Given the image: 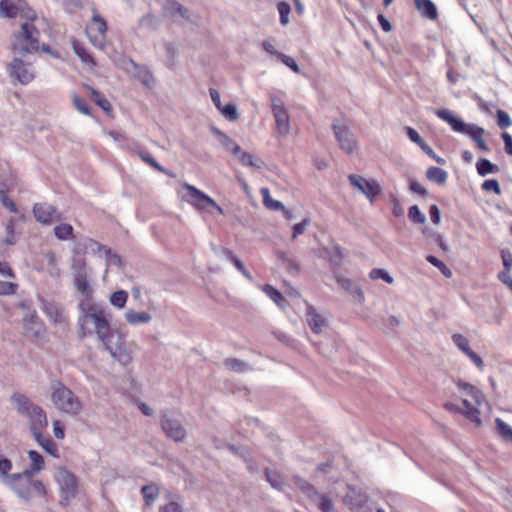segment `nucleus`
I'll return each instance as SVG.
<instances>
[{
    "label": "nucleus",
    "instance_id": "34",
    "mask_svg": "<svg viewBox=\"0 0 512 512\" xmlns=\"http://www.w3.org/2000/svg\"><path fill=\"white\" fill-rule=\"evenodd\" d=\"M141 492L147 506H152L159 496V489L154 484L143 486Z\"/></svg>",
    "mask_w": 512,
    "mask_h": 512
},
{
    "label": "nucleus",
    "instance_id": "51",
    "mask_svg": "<svg viewBox=\"0 0 512 512\" xmlns=\"http://www.w3.org/2000/svg\"><path fill=\"white\" fill-rule=\"evenodd\" d=\"M408 217L412 222L418 224H424L426 221V216L420 211L417 205H413L409 208Z\"/></svg>",
    "mask_w": 512,
    "mask_h": 512
},
{
    "label": "nucleus",
    "instance_id": "32",
    "mask_svg": "<svg viewBox=\"0 0 512 512\" xmlns=\"http://www.w3.org/2000/svg\"><path fill=\"white\" fill-rule=\"evenodd\" d=\"M212 132L214 135L217 136L218 141L222 146H224L227 150L231 151L233 154L234 152H240V146L236 144L229 136H227L225 133L221 132L217 128H213Z\"/></svg>",
    "mask_w": 512,
    "mask_h": 512
},
{
    "label": "nucleus",
    "instance_id": "42",
    "mask_svg": "<svg viewBox=\"0 0 512 512\" xmlns=\"http://www.w3.org/2000/svg\"><path fill=\"white\" fill-rule=\"evenodd\" d=\"M128 300V293L125 290H118L110 295L109 301L112 306L122 309Z\"/></svg>",
    "mask_w": 512,
    "mask_h": 512
},
{
    "label": "nucleus",
    "instance_id": "62",
    "mask_svg": "<svg viewBox=\"0 0 512 512\" xmlns=\"http://www.w3.org/2000/svg\"><path fill=\"white\" fill-rule=\"evenodd\" d=\"M279 59L282 61L283 64H285L287 67H289L294 72H296V73L300 72L299 66L297 65V63L295 62V60L292 57L287 56L282 53V54H279Z\"/></svg>",
    "mask_w": 512,
    "mask_h": 512
},
{
    "label": "nucleus",
    "instance_id": "20",
    "mask_svg": "<svg viewBox=\"0 0 512 512\" xmlns=\"http://www.w3.org/2000/svg\"><path fill=\"white\" fill-rule=\"evenodd\" d=\"M336 282L338 286L348 292L357 302L364 303L365 295L362 288L355 282L343 276H337Z\"/></svg>",
    "mask_w": 512,
    "mask_h": 512
},
{
    "label": "nucleus",
    "instance_id": "47",
    "mask_svg": "<svg viewBox=\"0 0 512 512\" xmlns=\"http://www.w3.org/2000/svg\"><path fill=\"white\" fill-rule=\"evenodd\" d=\"M426 260L431 265L438 268L445 277L450 278L452 276V271L446 266V264L444 262L439 260L437 257H435L433 255H428L426 257Z\"/></svg>",
    "mask_w": 512,
    "mask_h": 512
},
{
    "label": "nucleus",
    "instance_id": "26",
    "mask_svg": "<svg viewBox=\"0 0 512 512\" xmlns=\"http://www.w3.org/2000/svg\"><path fill=\"white\" fill-rule=\"evenodd\" d=\"M28 457H29L31 463H30V467L25 469V471H28L35 475L44 469L45 462H44V459L41 454H39L35 450H29Z\"/></svg>",
    "mask_w": 512,
    "mask_h": 512
},
{
    "label": "nucleus",
    "instance_id": "46",
    "mask_svg": "<svg viewBox=\"0 0 512 512\" xmlns=\"http://www.w3.org/2000/svg\"><path fill=\"white\" fill-rule=\"evenodd\" d=\"M369 277L372 280L382 279L388 284H392L394 282L393 277L384 269L374 268L370 271Z\"/></svg>",
    "mask_w": 512,
    "mask_h": 512
},
{
    "label": "nucleus",
    "instance_id": "61",
    "mask_svg": "<svg viewBox=\"0 0 512 512\" xmlns=\"http://www.w3.org/2000/svg\"><path fill=\"white\" fill-rule=\"evenodd\" d=\"M497 123L501 128H507L511 125V119L507 112L503 110L497 111Z\"/></svg>",
    "mask_w": 512,
    "mask_h": 512
},
{
    "label": "nucleus",
    "instance_id": "11",
    "mask_svg": "<svg viewBox=\"0 0 512 512\" xmlns=\"http://www.w3.org/2000/svg\"><path fill=\"white\" fill-rule=\"evenodd\" d=\"M102 343L110 355L121 365H128L132 361V354L126 348L124 340L118 331L110 334Z\"/></svg>",
    "mask_w": 512,
    "mask_h": 512
},
{
    "label": "nucleus",
    "instance_id": "24",
    "mask_svg": "<svg viewBox=\"0 0 512 512\" xmlns=\"http://www.w3.org/2000/svg\"><path fill=\"white\" fill-rule=\"evenodd\" d=\"M415 6L422 17L435 20L438 17L437 8L431 0H414Z\"/></svg>",
    "mask_w": 512,
    "mask_h": 512
},
{
    "label": "nucleus",
    "instance_id": "17",
    "mask_svg": "<svg viewBox=\"0 0 512 512\" xmlns=\"http://www.w3.org/2000/svg\"><path fill=\"white\" fill-rule=\"evenodd\" d=\"M33 213L37 221L45 225H49L60 219V214L56 209L47 203L35 204L33 207Z\"/></svg>",
    "mask_w": 512,
    "mask_h": 512
},
{
    "label": "nucleus",
    "instance_id": "22",
    "mask_svg": "<svg viewBox=\"0 0 512 512\" xmlns=\"http://www.w3.org/2000/svg\"><path fill=\"white\" fill-rule=\"evenodd\" d=\"M124 318L128 324L131 326H138L142 324L150 323L153 319L152 315L146 311H136L133 309H128Z\"/></svg>",
    "mask_w": 512,
    "mask_h": 512
},
{
    "label": "nucleus",
    "instance_id": "60",
    "mask_svg": "<svg viewBox=\"0 0 512 512\" xmlns=\"http://www.w3.org/2000/svg\"><path fill=\"white\" fill-rule=\"evenodd\" d=\"M310 225L309 219H304L301 222L293 226L292 238L296 239L299 235H302L307 227Z\"/></svg>",
    "mask_w": 512,
    "mask_h": 512
},
{
    "label": "nucleus",
    "instance_id": "38",
    "mask_svg": "<svg viewBox=\"0 0 512 512\" xmlns=\"http://www.w3.org/2000/svg\"><path fill=\"white\" fill-rule=\"evenodd\" d=\"M105 262H106V271L108 270V268L110 267H118L120 268L122 266V259L121 257L114 253L109 247H107L104 252H103V255L102 257Z\"/></svg>",
    "mask_w": 512,
    "mask_h": 512
},
{
    "label": "nucleus",
    "instance_id": "27",
    "mask_svg": "<svg viewBox=\"0 0 512 512\" xmlns=\"http://www.w3.org/2000/svg\"><path fill=\"white\" fill-rule=\"evenodd\" d=\"M42 310L54 323L64 321L62 310L54 303L43 300Z\"/></svg>",
    "mask_w": 512,
    "mask_h": 512
},
{
    "label": "nucleus",
    "instance_id": "15",
    "mask_svg": "<svg viewBox=\"0 0 512 512\" xmlns=\"http://www.w3.org/2000/svg\"><path fill=\"white\" fill-rule=\"evenodd\" d=\"M348 179L351 186L363 194L370 203H373L375 198L382 191L380 184L375 180L369 181L364 177L356 174H350Z\"/></svg>",
    "mask_w": 512,
    "mask_h": 512
},
{
    "label": "nucleus",
    "instance_id": "58",
    "mask_svg": "<svg viewBox=\"0 0 512 512\" xmlns=\"http://www.w3.org/2000/svg\"><path fill=\"white\" fill-rule=\"evenodd\" d=\"M0 202L12 213H17L18 209L12 199H10L4 190H0Z\"/></svg>",
    "mask_w": 512,
    "mask_h": 512
},
{
    "label": "nucleus",
    "instance_id": "21",
    "mask_svg": "<svg viewBox=\"0 0 512 512\" xmlns=\"http://www.w3.org/2000/svg\"><path fill=\"white\" fill-rule=\"evenodd\" d=\"M128 65L133 68V71L131 72L134 77L137 78L144 86L152 88L155 85L154 77L148 68L138 65L131 59L128 60Z\"/></svg>",
    "mask_w": 512,
    "mask_h": 512
},
{
    "label": "nucleus",
    "instance_id": "52",
    "mask_svg": "<svg viewBox=\"0 0 512 512\" xmlns=\"http://www.w3.org/2000/svg\"><path fill=\"white\" fill-rule=\"evenodd\" d=\"M267 481L271 484V486L277 490H282L284 486V482L282 477L273 471L266 470Z\"/></svg>",
    "mask_w": 512,
    "mask_h": 512
},
{
    "label": "nucleus",
    "instance_id": "4",
    "mask_svg": "<svg viewBox=\"0 0 512 512\" xmlns=\"http://www.w3.org/2000/svg\"><path fill=\"white\" fill-rule=\"evenodd\" d=\"M458 388L464 397L462 400L463 408H458L449 403L445 405L446 408L451 411H459L467 420L474 424L475 427H480L482 425V420L480 418L479 407L481 406L484 398L483 394L474 386L461 381L458 382Z\"/></svg>",
    "mask_w": 512,
    "mask_h": 512
},
{
    "label": "nucleus",
    "instance_id": "3",
    "mask_svg": "<svg viewBox=\"0 0 512 512\" xmlns=\"http://www.w3.org/2000/svg\"><path fill=\"white\" fill-rule=\"evenodd\" d=\"M435 114L441 120L449 124L454 132L469 137L473 142H475L478 149L484 152L490 151V148L484 138L486 134L484 128L473 123L464 122L461 118L456 117L449 109H438L435 111Z\"/></svg>",
    "mask_w": 512,
    "mask_h": 512
},
{
    "label": "nucleus",
    "instance_id": "63",
    "mask_svg": "<svg viewBox=\"0 0 512 512\" xmlns=\"http://www.w3.org/2000/svg\"><path fill=\"white\" fill-rule=\"evenodd\" d=\"M406 133L409 139L412 142L419 145L420 148H422V145L426 143L425 141H423V139L420 137L419 133L415 129L411 127H406Z\"/></svg>",
    "mask_w": 512,
    "mask_h": 512
},
{
    "label": "nucleus",
    "instance_id": "25",
    "mask_svg": "<svg viewBox=\"0 0 512 512\" xmlns=\"http://www.w3.org/2000/svg\"><path fill=\"white\" fill-rule=\"evenodd\" d=\"M164 14L183 19L189 18L188 10L177 1H168L164 6Z\"/></svg>",
    "mask_w": 512,
    "mask_h": 512
},
{
    "label": "nucleus",
    "instance_id": "64",
    "mask_svg": "<svg viewBox=\"0 0 512 512\" xmlns=\"http://www.w3.org/2000/svg\"><path fill=\"white\" fill-rule=\"evenodd\" d=\"M501 258L504 266V270L502 272H510L512 268V254L507 250H503L501 252Z\"/></svg>",
    "mask_w": 512,
    "mask_h": 512
},
{
    "label": "nucleus",
    "instance_id": "39",
    "mask_svg": "<svg viewBox=\"0 0 512 512\" xmlns=\"http://www.w3.org/2000/svg\"><path fill=\"white\" fill-rule=\"evenodd\" d=\"M498 435L505 441L512 442V427L500 418L495 419Z\"/></svg>",
    "mask_w": 512,
    "mask_h": 512
},
{
    "label": "nucleus",
    "instance_id": "23",
    "mask_svg": "<svg viewBox=\"0 0 512 512\" xmlns=\"http://www.w3.org/2000/svg\"><path fill=\"white\" fill-rule=\"evenodd\" d=\"M275 118V130L279 136L285 137L290 132V120L286 110L277 109L273 114Z\"/></svg>",
    "mask_w": 512,
    "mask_h": 512
},
{
    "label": "nucleus",
    "instance_id": "12",
    "mask_svg": "<svg viewBox=\"0 0 512 512\" xmlns=\"http://www.w3.org/2000/svg\"><path fill=\"white\" fill-rule=\"evenodd\" d=\"M294 483L317 505L321 512H332L333 502L329 496L319 493L310 483L298 476L294 477Z\"/></svg>",
    "mask_w": 512,
    "mask_h": 512
},
{
    "label": "nucleus",
    "instance_id": "29",
    "mask_svg": "<svg viewBox=\"0 0 512 512\" xmlns=\"http://www.w3.org/2000/svg\"><path fill=\"white\" fill-rule=\"evenodd\" d=\"M37 443L53 457H58V448L56 444L48 437H45L42 432L33 435Z\"/></svg>",
    "mask_w": 512,
    "mask_h": 512
},
{
    "label": "nucleus",
    "instance_id": "28",
    "mask_svg": "<svg viewBox=\"0 0 512 512\" xmlns=\"http://www.w3.org/2000/svg\"><path fill=\"white\" fill-rule=\"evenodd\" d=\"M74 285L84 297H90L92 295V288L88 282L87 274L77 273L76 276H74Z\"/></svg>",
    "mask_w": 512,
    "mask_h": 512
},
{
    "label": "nucleus",
    "instance_id": "33",
    "mask_svg": "<svg viewBox=\"0 0 512 512\" xmlns=\"http://www.w3.org/2000/svg\"><path fill=\"white\" fill-rule=\"evenodd\" d=\"M476 170L480 176L484 177L488 174L497 173L499 171V168L490 160L481 158L476 163Z\"/></svg>",
    "mask_w": 512,
    "mask_h": 512
},
{
    "label": "nucleus",
    "instance_id": "19",
    "mask_svg": "<svg viewBox=\"0 0 512 512\" xmlns=\"http://www.w3.org/2000/svg\"><path fill=\"white\" fill-rule=\"evenodd\" d=\"M345 501L353 512H368V497L364 493L352 489L347 493Z\"/></svg>",
    "mask_w": 512,
    "mask_h": 512
},
{
    "label": "nucleus",
    "instance_id": "40",
    "mask_svg": "<svg viewBox=\"0 0 512 512\" xmlns=\"http://www.w3.org/2000/svg\"><path fill=\"white\" fill-rule=\"evenodd\" d=\"M54 235L57 239L65 241L73 238V227L68 223H62L54 227Z\"/></svg>",
    "mask_w": 512,
    "mask_h": 512
},
{
    "label": "nucleus",
    "instance_id": "14",
    "mask_svg": "<svg viewBox=\"0 0 512 512\" xmlns=\"http://www.w3.org/2000/svg\"><path fill=\"white\" fill-rule=\"evenodd\" d=\"M106 31V21L95 11L91 22L86 27V34L94 47L104 49Z\"/></svg>",
    "mask_w": 512,
    "mask_h": 512
},
{
    "label": "nucleus",
    "instance_id": "1",
    "mask_svg": "<svg viewBox=\"0 0 512 512\" xmlns=\"http://www.w3.org/2000/svg\"><path fill=\"white\" fill-rule=\"evenodd\" d=\"M78 325L81 337L95 333L101 342L106 340L110 334L116 332L110 328V321L106 311L96 305L83 309V314L78 319Z\"/></svg>",
    "mask_w": 512,
    "mask_h": 512
},
{
    "label": "nucleus",
    "instance_id": "6",
    "mask_svg": "<svg viewBox=\"0 0 512 512\" xmlns=\"http://www.w3.org/2000/svg\"><path fill=\"white\" fill-rule=\"evenodd\" d=\"M39 36L40 32L33 23L26 22L22 24L21 30L14 35V40L12 42L14 52L18 54H27L41 50L43 52L50 53L53 57H58V54L51 52L47 45H40Z\"/></svg>",
    "mask_w": 512,
    "mask_h": 512
},
{
    "label": "nucleus",
    "instance_id": "8",
    "mask_svg": "<svg viewBox=\"0 0 512 512\" xmlns=\"http://www.w3.org/2000/svg\"><path fill=\"white\" fill-rule=\"evenodd\" d=\"M183 188L186 189L187 193L182 196V199L192 205L197 210H207L210 214H213V210H216L219 214H223V209L204 192L197 189L195 186L184 183Z\"/></svg>",
    "mask_w": 512,
    "mask_h": 512
},
{
    "label": "nucleus",
    "instance_id": "10",
    "mask_svg": "<svg viewBox=\"0 0 512 512\" xmlns=\"http://www.w3.org/2000/svg\"><path fill=\"white\" fill-rule=\"evenodd\" d=\"M161 428L164 434L175 442H183L187 437V431L182 422L174 412L164 411L160 419Z\"/></svg>",
    "mask_w": 512,
    "mask_h": 512
},
{
    "label": "nucleus",
    "instance_id": "43",
    "mask_svg": "<svg viewBox=\"0 0 512 512\" xmlns=\"http://www.w3.org/2000/svg\"><path fill=\"white\" fill-rule=\"evenodd\" d=\"M158 24V18L152 13H147L139 21L140 27L149 31L156 30Z\"/></svg>",
    "mask_w": 512,
    "mask_h": 512
},
{
    "label": "nucleus",
    "instance_id": "7",
    "mask_svg": "<svg viewBox=\"0 0 512 512\" xmlns=\"http://www.w3.org/2000/svg\"><path fill=\"white\" fill-rule=\"evenodd\" d=\"M11 401L16 410L29 419L30 431L33 435L47 428V415L40 406L34 404L25 395L19 393L13 394Z\"/></svg>",
    "mask_w": 512,
    "mask_h": 512
},
{
    "label": "nucleus",
    "instance_id": "44",
    "mask_svg": "<svg viewBox=\"0 0 512 512\" xmlns=\"http://www.w3.org/2000/svg\"><path fill=\"white\" fill-rule=\"evenodd\" d=\"M18 14V8L8 3L7 0L0 2V17L2 18H15Z\"/></svg>",
    "mask_w": 512,
    "mask_h": 512
},
{
    "label": "nucleus",
    "instance_id": "18",
    "mask_svg": "<svg viewBox=\"0 0 512 512\" xmlns=\"http://www.w3.org/2000/svg\"><path fill=\"white\" fill-rule=\"evenodd\" d=\"M306 320L311 330L316 334L323 333L328 328V320L326 316L319 313L311 305L307 306Z\"/></svg>",
    "mask_w": 512,
    "mask_h": 512
},
{
    "label": "nucleus",
    "instance_id": "57",
    "mask_svg": "<svg viewBox=\"0 0 512 512\" xmlns=\"http://www.w3.org/2000/svg\"><path fill=\"white\" fill-rule=\"evenodd\" d=\"M234 155L238 157L239 161L245 166L259 167L254 161L253 156L240 148V152H234Z\"/></svg>",
    "mask_w": 512,
    "mask_h": 512
},
{
    "label": "nucleus",
    "instance_id": "48",
    "mask_svg": "<svg viewBox=\"0 0 512 512\" xmlns=\"http://www.w3.org/2000/svg\"><path fill=\"white\" fill-rule=\"evenodd\" d=\"M139 156L140 158L145 162L147 163L148 165H150L151 167H153L154 169H156L157 171H160L162 173H165L167 175H171L170 172H168L165 168H163L161 165H159L155 159L152 157V155L146 151H140L139 152Z\"/></svg>",
    "mask_w": 512,
    "mask_h": 512
},
{
    "label": "nucleus",
    "instance_id": "13",
    "mask_svg": "<svg viewBox=\"0 0 512 512\" xmlns=\"http://www.w3.org/2000/svg\"><path fill=\"white\" fill-rule=\"evenodd\" d=\"M332 129L340 149L352 154L357 148V140L347 124L343 121H334Z\"/></svg>",
    "mask_w": 512,
    "mask_h": 512
},
{
    "label": "nucleus",
    "instance_id": "5",
    "mask_svg": "<svg viewBox=\"0 0 512 512\" xmlns=\"http://www.w3.org/2000/svg\"><path fill=\"white\" fill-rule=\"evenodd\" d=\"M50 399L55 409L66 415L77 416L83 410L79 397L60 381L50 384Z\"/></svg>",
    "mask_w": 512,
    "mask_h": 512
},
{
    "label": "nucleus",
    "instance_id": "30",
    "mask_svg": "<svg viewBox=\"0 0 512 512\" xmlns=\"http://www.w3.org/2000/svg\"><path fill=\"white\" fill-rule=\"evenodd\" d=\"M12 468L11 460L0 458V482L4 486L16 475V473H11Z\"/></svg>",
    "mask_w": 512,
    "mask_h": 512
},
{
    "label": "nucleus",
    "instance_id": "53",
    "mask_svg": "<svg viewBox=\"0 0 512 512\" xmlns=\"http://www.w3.org/2000/svg\"><path fill=\"white\" fill-rule=\"evenodd\" d=\"M72 100H73L74 107L80 113H82L84 115H91L89 105L84 98L74 94Z\"/></svg>",
    "mask_w": 512,
    "mask_h": 512
},
{
    "label": "nucleus",
    "instance_id": "49",
    "mask_svg": "<svg viewBox=\"0 0 512 512\" xmlns=\"http://www.w3.org/2000/svg\"><path fill=\"white\" fill-rule=\"evenodd\" d=\"M221 114L230 121H235L239 118L237 107L233 103L224 105L220 110Z\"/></svg>",
    "mask_w": 512,
    "mask_h": 512
},
{
    "label": "nucleus",
    "instance_id": "54",
    "mask_svg": "<svg viewBox=\"0 0 512 512\" xmlns=\"http://www.w3.org/2000/svg\"><path fill=\"white\" fill-rule=\"evenodd\" d=\"M277 9L280 15V22L282 25H287L289 23V14L291 12V7L287 2H279L277 5Z\"/></svg>",
    "mask_w": 512,
    "mask_h": 512
},
{
    "label": "nucleus",
    "instance_id": "16",
    "mask_svg": "<svg viewBox=\"0 0 512 512\" xmlns=\"http://www.w3.org/2000/svg\"><path fill=\"white\" fill-rule=\"evenodd\" d=\"M8 72L14 82L17 81L22 85H27L35 77L33 66L18 58L12 60L8 67Z\"/></svg>",
    "mask_w": 512,
    "mask_h": 512
},
{
    "label": "nucleus",
    "instance_id": "37",
    "mask_svg": "<svg viewBox=\"0 0 512 512\" xmlns=\"http://www.w3.org/2000/svg\"><path fill=\"white\" fill-rule=\"evenodd\" d=\"M262 198H263V204L266 208L274 211H278L284 208V205L282 202L278 200H274L271 195L268 188H261L260 190Z\"/></svg>",
    "mask_w": 512,
    "mask_h": 512
},
{
    "label": "nucleus",
    "instance_id": "59",
    "mask_svg": "<svg viewBox=\"0 0 512 512\" xmlns=\"http://www.w3.org/2000/svg\"><path fill=\"white\" fill-rule=\"evenodd\" d=\"M160 512H183L181 504L174 500L170 499L169 502L160 507Z\"/></svg>",
    "mask_w": 512,
    "mask_h": 512
},
{
    "label": "nucleus",
    "instance_id": "2",
    "mask_svg": "<svg viewBox=\"0 0 512 512\" xmlns=\"http://www.w3.org/2000/svg\"><path fill=\"white\" fill-rule=\"evenodd\" d=\"M5 487L10 489L25 503H30L36 499H43L47 493L44 483L39 479H35L34 474L25 470L16 473Z\"/></svg>",
    "mask_w": 512,
    "mask_h": 512
},
{
    "label": "nucleus",
    "instance_id": "35",
    "mask_svg": "<svg viewBox=\"0 0 512 512\" xmlns=\"http://www.w3.org/2000/svg\"><path fill=\"white\" fill-rule=\"evenodd\" d=\"M81 246L87 253H92L100 258L102 257L104 250L107 248V246L102 245L91 238L85 239Z\"/></svg>",
    "mask_w": 512,
    "mask_h": 512
},
{
    "label": "nucleus",
    "instance_id": "31",
    "mask_svg": "<svg viewBox=\"0 0 512 512\" xmlns=\"http://www.w3.org/2000/svg\"><path fill=\"white\" fill-rule=\"evenodd\" d=\"M262 291L280 308L285 307V298L282 293L274 288L272 285L265 284L262 286Z\"/></svg>",
    "mask_w": 512,
    "mask_h": 512
},
{
    "label": "nucleus",
    "instance_id": "36",
    "mask_svg": "<svg viewBox=\"0 0 512 512\" xmlns=\"http://www.w3.org/2000/svg\"><path fill=\"white\" fill-rule=\"evenodd\" d=\"M426 177L429 181L437 184H443L447 179V172L439 167H430L426 172Z\"/></svg>",
    "mask_w": 512,
    "mask_h": 512
},
{
    "label": "nucleus",
    "instance_id": "50",
    "mask_svg": "<svg viewBox=\"0 0 512 512\" xmlns=\"http://www.w3.org/2000/svg\"><path fill=\"white\" fill-rule=\"evenodd\" d=\"M91 97L93 101L99 105L105 112L111 110L110 102L98 91L91 89Z\"/></svg>",
    "mask_w": 512,
    "mask_h": 512
},
{
    "label": "nucleus",
    "instance_id": "45",
    "mask_svg": "<svg viewBox=\"0 0 512 512\" xmlns=\"http://www.w3.org/2000/svg\"><path fill=\"white\" fill-rule=\"evenodd\" d=\"M224 365L229 370L235 371V372H245L249 370V366L244 361H241L236 358H228L225 360Z\"/></svg>",
    "mask_w": 512,
    "mask_h": 512
},
{
    "label": "nucleus",
    "instance_id": "56",
    "mask_svg": "<svg viewBox=\"0 0 512 512\" xmlns=\"http://www.w3.org/2000/svg\"><path fill=\"white\" fill-rule=\"evenodd\" d=\"M482 190L484 191H492L496 195L501 194V187L499 182L496 179H487L481 185Z\"/></svg>",
    "mask_w": 512,
    "mask_h": 512
},
{
    "label": "nucleus",
    "instance_id": "41",
    "mask_svg": "<svg viewBox=\"0 0 512 512\" xmlns=\"http://www.w3.org/2000/svg\"><path fill=\"white\" fill-rule=\"evenodd\" d=\"M74 53L79 57V59L86 65L93 67L95 65V61L93 57L86 51V49L78 42L73 43Z\"/></svg>",
    "mask_w": 512,
    "mask_h": 512
},
{
    "label": "nucleus",
    "instance_id": "9",
    "mask_svg": "<svg viewBox=\"0 0 512 512\" xmlns=\"http://www.w3.org/2000/svg\"><path fill=\"white\" fill-rule=\"evenodd\" d=\"M54 479L59 486L61 500L68 503L78 492V482L76 476L65 467L59 466L55 468Z\"/></svg>",
    "mask_w": 512,
    "mask_h": 512
},
{
    "label": "nucleus",
    "instance_id": "55",
    "mask_svg": "<svg viewBox=\"0 0 512 512\" xmlns=\"http://www.w3.org/2000/svg\"><path fill=\"white\" fill-rule=\"evenodd\" d=\"M452 340L454 344L466 355L469 351H471L469 347V341L466 337L461 334H454L452 336Z\"/></svg>",
    "mask_w": 512,
    "mask_h": 512
}]
</instances>
